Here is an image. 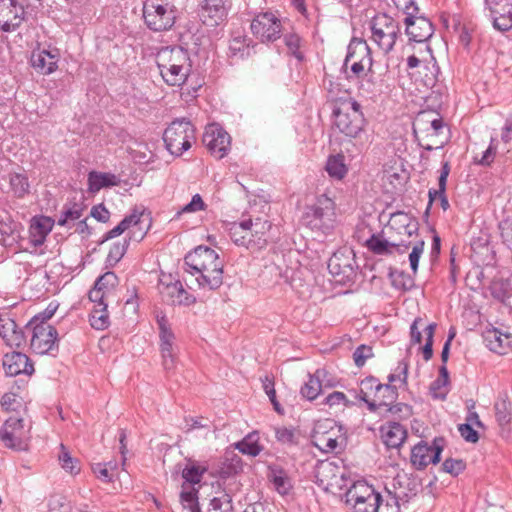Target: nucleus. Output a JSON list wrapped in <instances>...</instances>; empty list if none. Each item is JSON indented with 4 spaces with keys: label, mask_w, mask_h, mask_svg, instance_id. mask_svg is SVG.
<instances>
[{
    "label": "nucleus",
    "mask_w": 512,
    "mask_h": 512,
    "mask_svg": "<svg viewBox=\"0 0 512 512\" xmlns=\"http://www.w3.org/2000/svg\"><path fill=\"white\" fill-rule=\"evenodd\" d=\"M325 375L323 370H317L313 375H310L308 380L301 388V394L308 400H314L322 390V378Z\"/></svg>",
    "instance_id": "obj_43"
},
{
    "label": "nucleus",
    "mask_w": 512,
    "mask_h": 512,
    "mask_svg": "<svg viewBox=\"0 0 512 512\" xmlns=\"http://www.w3.org/2000/svg\"><path fill=\"white\" fill-rule=\"evenodd\" d=\"M58 307H59L58 302H56V301L50 302L43 312H41L38 315L33 317V319L30 321V324H40L42 322L47 323V321L54 316Z\"/></svg>",
    "instance_id": "obj_59"
},
{
    "label": "nucleus",
    "mask_w": 512,
    "mask_h": 512,
    "mask_svg": "<svg viewBox=\"0 0 512 512\" xmlns=\"http://www.w3.org/2000/svg\"><path fill=\"white\" fill-rule=\"evenodd\" d=\"M497 142L495 139H492L488 148L482 153V156L477 160L481 165L489 166L493 163L496 154H497Z\"/></svg>",
    "instance_id": "obj_64"
},
{
    "label": "nucleus",
    "mask_w": 512,
    "mask_h": 512,
    "mask_svg": "<svg viewBox=\"0 0 512 512\" xmlns=\"http://www.w3.org/2000/svg\"><path fill=\"white\" fill-rule=\"evenodd\" d=\"M3 367L9 376H17L22 373L31 375L34 372L33 364L29 362V358L20 352L5 354Z\"/></svg>",
    "instance_id": "obj_34"
},
{
    "label": "nucleus",
    "mask_w": 512,
    "mask_h": 512,
    "mask_svg": "<svg viewBox=\"0 0 512 512\" xmlns=\"http://www.w3.org/2000/svg\"><path fill=\"white\" fill-rule=\"evenodd\" d=\"M60 58L58 48H45L38 45L32 50L29 63L36 73L48 76L58 70Z\"/></svg>",
    "instance_id": "obj_22"
},
{
    "label": "nucleus",
    "mask_w": 512,
    "mask_h": 512,
    "mask_svg": "<svg viewBox=\"0 0 512 512\" xmlns=\"http://www.w3.org/2000/svg\"><path fill=\"white\" fill-rule=\"evenodd\" d=\"M379 495L373 486L357 481L346 492V504L353 512H375Z\"/></svg>",
    "instance_id": "obj_17"
},
{
    "label": "nucleus",
    "mask_w": 512,
    "mask_h": 512,
    "mask_svg": "<svg viewBox=\"0 0 512 512\" xmlns=\"http://www.w3.org/2000/svg\"><path fill=\"white\" fill-rule=\"evenodd\" d=\"M436 324L430 323L425 325L421 317L415 318L410 327V339L412 344L423 346L419 348L423 355V359L428 361L433 356V338L435 334Z\"/></svg>",
    "instance_id": "obj_23"
},
{
    "label": "nucleus",
    "mask_w": 512,
    "mask_h": 512,
    "mask_svg": "<svg viewBox=\"0 0 512 512\" xmlns=\"http://www.w3.org/2000/svg\"><path fill=\"white\" fill-rule=\"evenodd\" d=\"M344 67L348 79H361L371 69V51L365 40H351Z\"/></svg>",
    "instance_id": "obj_12"
},
{
    "label": "nucleus",
    "mask_w": 512,
    "mask_h": 512,
    "mask_svg": "<svg viewBox=\"0 0 512 512\" xmlns=\"http://www.w3.org/2000/svg\"><path fill=\"white\" fill-rule=\"evenodd\" d=\"M402 240L396 239L394 235L387 233L385 230L381 234L372 235L366 241V247L377 255H391L399 251V245Z\"/></svg>",
    "instance_id": "obj_31"
},
{
    "label": "nucleus",
    "mask_w": 512,
    "mask_h": 512,
    "mask_svg": "<svg viewBox=\"0 0 512 512\" xmlns=\"http://www.w3.org/2000/svg\"><path fill=\"white\" fill-rule=\"evenodd\" d=\"M248 50V43L245 36L238 35L231 39L229 43V51L232 55H240L243 56L244 53Z\"/></svg>",
    "instance_id": "obj_56"
},
{
    "label": "nucleus",
    "mask_w": 512,
    "mask_h": 512,
    "mask_svg": "<svg viewBox=\"0 0 512 512\" xmlns=\"http://www.w3.org/2000/svg\"><path fill=\"white\" fill-rule=\"evenodd\" d=\"M375 512H401L398 499L392 495H379L378 503L375 506Z\"/></svg>",
    "instance_id": "obj_51"
},
{
    "label": "nucleus",
    "mask_w": 512,
    "mask_h": 512,
    "mask_svg": "<svg viewBox=\"0 0 512 512\" xmlns=\"http://www.w3.org/2000/svg\"><path fill=\"white\" fill-rule=\"evenodd\" d=\"M142 19L153 32H166L173 28L177 19V8L169 0H145Z\"/></svg>",
    "instance_id": "obj_9"
},
{
    "label": "nucleus",
    "mask_w": 512,
    "mask_h": 512,
    "mask_svg": "<svg viewBox=\"0 0 512 512\" xmlns=\"http://www.w3.org/2000/svg\"><path fill=\"white\" fill-rule=\"evenodd\" d=\"M317 484L325 491L336 493L346 485L343 469L334 462L321 461L315 469Z\"/></svg>",
    "instance_id": "obj_18"
},
{
    "label": "nucleus",
    "mask_w": 512,
    "mask_h": 512,
    "mask_svg": "<svg viewBox=\"0 0 512 512\" xmlns=\"http://www.w3.org/2000/svg\"><path fill=\"white\" fill-rule=\"evenodd\" d=\"M334 126L345 137L360 138L364 133L366 119L361 105L353 99L340 102L333 111Z\"/></svg>",
    "instance_id": "obj_7"
},
{
    "label": "nucleus",
    "mask_w": 512,
    "mask_h": 512,
    "mask_svg": "<svg viewBox=\"0 0 512 512\" xmlns=\"http://www.w3.org/2000/svg\"><path fill=\"white\" fill-rule=\"evenodd\" d=\"M336 208V202L332 198L321 194L314 203L305 206L301 224L318 235H331L338 224Z\"/></svg>",
    "instance_id": "obj_3"
},
{
    "label": "nucleus",
    "mask_w": 512,
    "mask_h": 512,
    "mask_svg": "<svg viewBox=\"0 0 512 512\" xmlns=\"http://www.w3.org/2000/svg\"><path fill=\"white\" fill-rule=\"evenodd\" d=\"M495 416L498 423L503 426L511 420V409L510 404L505 400L501 399L495 403Z\"/></svg>",
    "instance_id": "obj_53"
},
{
    "label": "nucleus",
    "mask_w": 512,
    "mask_h": 512,
    "mask_svg": "<svg viewBox=\"0 0 512 512\" xmlns=\"http://www.w3.org/2000/svg\"><path fill=\"white\" fill-rule=\"evenodd\" d=\"M93 306L90 313V324L97 330L106 329L109 324V313L107 311L108 303L106 302H92Z\"/></svg>",
    "instance_id": "obj_39"
},
{
    "label": "nucleus",
    "mask_w": 512,
    "mask_h": 512,
    "mask_svg": "<svg viewBox=\"0 0 512 512\" xmlns=\"http://www.w3.org/2000/svg\"><path fill=\"white\" fill-rule=\"evenodd\" d=\"M203 142L217 159L224 158L231 148L230 135L218 124H210L206 127Z\"/></svg>",
    "instance_id": "obj_24"
},
{
    "label": "nucleus",
    "mask_w": 512,
    "mask_h": 512,
    "mask_svg": "<svg viewBox=\"0 0 512 512\" xmlns=\"http://www.w3.org/2000/svg\"><path fill=\"white\" fill-rule=\"evenodd\" d=\"M166 293L173 303L190 305L195 302V298L184 290L180 281L168 284L166 286Z\"/></svg>",
    "instance_id": "obj_46"
},
{
    "label": "nucleus",
    "mask_w": 512,
    "mask_h": 512,
    "mask_svg": "<svg viewBox=\"0 0 512 512\" xmlns=\"http://www.w3.org/2000/svg\"><path fill=\"white\" fill-rule=\"evenodd\" d=\"M406 33L411 40L423 43L433 34L431 22L422 16H415L414 13L405 18Z\"/></svg>",
    "instance_id": "obj_30"
},
{
    "label": "nucleus",
    "mask_w": 512,
    "mask_h": 512,
    "mask_svg": "<svg viewBox=\"0 0 512 512\" xmlns=\"http://www.w3.org/2000/svg\"><path fill=\"white\" fill-rule=\"evenodd\" d=\"M271 481L275 490L281 495L288 494L292 488L290 478L283 471H273Z\"/></svg>",
    "instance_id": "obj_50"
},
{
    "label": "nucleus",
    "mask_w": 512,
    "mask_h": 512,
    "mask_svg": "<svg viewBox=\"0 0 512 512\" xmlns=\"http://www.w3.org/2000/svg\"><path fill=\"white\" fill-rule=\"evenodd\" d=\"M373 356V350L371 346L360 345L356 348L353 353V359L358 367H362L366 361Z\"/></svg>",
    "instance_id": "obj_58"
},
{
    "label": "nucleus",
    "mask_w": 512,
    "mask_h": 512,
    "mask_svg": "<svg viewBox=\"0 0 512 512\" xmlns=\"http://www.w3.org/2000/svg\"><path fill=\"white\" fill-rule=\"evenodd\" d=\"M325 170L333 179H344L348 173L345 156L343 154L330 155L326 161Z\"/></svg>",
    "instance_id": "obj_40"
},
{
    "label": "nucleus",
    "mask_w": 512,
    "mask_h": 512,
    "mask_svg": "<svg viewBox=\"0 0 512 512\" xmlns=\"http://www.w3.org/2000/svg\"><path fill=\"white\" fill-rule=\"evenodd\" d=\"M359 397L370 411L388 408L396 399V392L390 385L382 384L374 377H367L360 383Z\"/></svg>",
    "instance_id": "obj_10"
},
{
    "label": "nucleus",
    "mask_w": 512,
    "mask_h": 512,
    "mask_svg": "<svg viewBox=\"0 0 512 512\" xmlns=\"http://www.w3.org/2000/svg\"><path fill=\"white\" fill-rule=\"evenodd\" d=\"M408 376V363L401 361L398 363L394 372L388 377L390 383L400 382L406 384Z\"/></svg>",
    "instance_id": "obj_60"
},
{
    "label": "nucleus",
    "mask_w": 512,
    "mask_h": 512,
    "mask_svg": "<svg viewBox=\"0 0 512 512\" xmlns=\"http://www.w3.org/2000/svg\"><path fill=\"white\" fill-rule=\"evenodd\" d=\"M24 8L15 0H0V29L5 32L18 28L24 20Z\"/></svg>",
    "instance_id": "obj_27"
},
{
    "label": "nucleus",
    "mask_w": 512,
    "mask_h": 512,
    "mask_svg": "<svg viewBox=\"0 0 512 512\" xmlns=\"http://www.w3.org/2000/svg\"><path fill=\"white\" fill-rule=\"evenodd\" d=\"M31 428L23 418L9 417L0 429V439L9 449L26 451L31 441Z\"/></svg>",
    "instance_id": "obj_13"
},
{
    "label": "nucleus",
    "mask_w": 512,
    "mask_h": 512,
    "mask_svg": "<svg viewBox=\"0 0 512 512\" xmlns=\"http://www.w3.org/2000/svg\"><path fill=\"white\" fill-rule=\"evenodd\" d=\"M387 233L394 235L396 239L402 240L403 242L399 245V251L402 252L401 248H409L412 246V251L409 254L410 267L415 274L418 269L419 259L424 252V241L417 240L418 223L410 217L408 214L398 212L392 215L388 225L384 229Z\"/></svg>",
    "instance_id": "obj_4"
},
{
    "label": "nucleus",
    "mask_w": 512,
    "mask_h": 512,
    "mask_svg": "<svg viewBox=\"0 0 512 512\" xmlns=\"http://www.w3.org/2000/svg\"><path fill=\"white\" fill-rule=\"evenodd\" d=\"M252 34L261 42H274L282 34L280 19L271 12H264L256 15L251 22Z\"/></svg>",
    "instance_id": "obj_20"
},
{
    "label": "nucleus",
    "mask_w": 512,
    "mask_h": 512,
    "mask_svg": "<svg viewBox=\"0 0 512 512\" xmlns=\"http://www.w3.org/2000/svg\"><path fill=\"white\" fill-rule=\"evenodd\" d=\"M55 221L51 217L40 215L32 217L29 226V240L34 247L44 244L52 231Z\"/></svg>",
    "instance_id": "obj_33"
},
{
    "label": "nucleus",
    "mask_w": 512,
    "mask_h": 512,
    "mask_svg": "<svg viewBox=\"0 0 512 512\" xmlns=\"http://www.w3.org/2000/svg\"><path fill=\"white\" fill-rule=\"evenodd\" d=\"M127 246L128 243L126 240H124L123 242L114 243L109 249L108 260L114 263L120 261L126 253Z\"/></svg>",
    "instance_id": "obj_62"
},
{
    "label": "nucleus",
    "mask_w": 512,
    "mask_h": 512,
    "mask_svg": "<svg viewBox=\"0 0 512 512\" xmlns=\"http://www.w3.org/2000/svg\"><path fill=\"white\" fill-rule=\"evenodd\" d=\"M118 178L111 173L91 171L88 174V191L96 193L102 188L118 185Z\"/></svg>",
    "instance_id": "obj_37"
},
{
    "label": "nucleus",
    "mask_w": 512,
    "mask_h": 512,
    "mask_svg": "<svg viewBox=\"0 0 512 512\" xmlns=\"http://www.w3.org/2000/svg\"><path fill=\"white\" fill-rule=\"evenodd\" d=\"M181 504L189 512H200L198 489L189 484H182L180 493Z\"/></svg>",
    "instance_id": "obj_44"
},
{
    "label": "nucleus",
    "mask_w": 512,
    "mask_h": 512,
    "mask_svg": "<svg viewBox=\"0 0 512 512\" xmlns=\"http://www.w3.org/2000/svg\"><path fill=\"white\" fill-rule=\"evenodd\" d=\"M409 75L420 92L434 87L437 82L438 67L428 45L420 46L407 59Z\"/></svg>",
    "instance_id": "obj_5"
},
{
    "label": "nucleus",
    "mask_w": 512,
    "mask_h": 512,
    "mask_svg": "<svg viewBox=\"0 0 512 512\" xmlns=\"http://www.w3.org/2000/svg\"><path fill=\"white\" fill-rule=\"evenodd\" d=\"M83 211L84 207L82 204L73 203L65 205L62 215L57 221L58 225L66 226L70 221L78 220L82 216Z\"/></svg>",
    "instance_id": "obj_49"
},
{
    "label": "nucleus",
    "mask_w": 512,
    "mask_h": 512,
    "mask_svg": "<svg viewBox=\"0 0 512 512\" xmlns=\"http://www.w3.org/2000/svg\"><path fill=\"white\" fill-rule=\"evenodd\" d=\"M487 5L495 29H512V0H487Z\"/></svg>",
    "instance_id": "obj_28"
},
{
    "label": "nucleus",
    "mask_w": 512,
    "mask_h": 512,
    "mask_svg": "<svg viewBox=\"0 0 512 512\" xmlns=\"http://www.w3.org/2000/svg\"><path fill=\"white\" fill-rule=\"evenodd\" d=\"M381 438L384 444L390 448H398L406 439L405 428L396 422H390L381 427Z\"/></svg>",
    "instance_id": "obj_36"
},
{
    "label": "nucleus",
    "mask_w": 512,
    "mask_h": 512,
    "mask_svg": "<svg viewBox=\"0 0 512 512\" xmlns=\"http://www.w3.org/2000/svg\"><path fill=\"white\" fill-rule=\"evenodd\" d=\"M466 468V464L462 459L448 458L443 462V470L453 476L462 473Z\"/></svg>",
    "instance_id": "obj_57"
},
{
    "label": "nucleus",
    "mask_w": 512,
    "mask_h": 512,
    "mask_svg": "<svg viewBox=\"0 0 512 512\" xmlns=\"http://www.w3.org/2000/svg\"><path fill=\"white\" fill-rule=\"evenodd\" d=\"M449 377L446 366H441L438 378L431 384L430 392L436 399H444L448 389Z\"/></svg>",
    "instance_id": "obj_47"
},
{
    "label": "nucleus",
    "mask_w": 512,
    "mask_h": 512,
    "mask_svg": "<svg viewBox=\"0 0 512 512\" xmlns=\"http://www.w3.org/2000/svg\"><path fill=\"white\" fill-rule=\"evenodd\" d=\"M163 140L172 155L181 156L196 141L194 126L189 121H173L165 129Z\"/></svg>",
    "instance_id": "obj_11"
},
{
    "label": "nucleus",
    "mask_w": 512,
    "mask_h": 512,
    "mask_svg": "<svg viewBox=\"0 0 512 512\" xmlns=\"http://www.w3.org/2000/svg\"><path fill=\"white\" fill-rule=\"evenodd\" d=\"M413 131L420 146L426 150L439 149L447 141L442 118L434 111L420 112L414 121Z\"/></svg>",
    "instance_id": "obj_6"
},
{
    "label": "nucleus",
    "mask_w": 512,
    "mask_h": 512,
    "mask_svg": "<svg viewBox=\"0 0 512 512\" xmlns=\"http://www.w3.org/2000/svg\"><path fill=\"white\" fill-rule=\"evenodd\" d=\"M10 189L16 198L22 199L30 193V184L26 174L13 172L8 175Z\"/></svg>",
    "instance_id": "obj_41"
},
{
    "label": "nucleus",
    "mask_w": 512,
    "mask_h": 512,
    "mask_svg": "<svg viewBox=\"0 0 512 512\" xmlns=\"http://www.w3.org/2000/svg\"><path fill=\"white\" fill-rule=\"evenodd\" d=\"M228 15V7L224 0H204L201 5L200 19L209 28L223 24Z\"/></svg>",
    "instance_id": "obj_26"
},
{
    "label": "nucleus",
    "mask_w": 512,
    "mask_h": 512,
    "mask_svg": "<svg viewBox=\"0 0 512 512\" xmlns=\"http://www.w3.org/2000/svg\"><path fill=\"white\" fill-rule=\"evenodd\" d=\"M206 471V466L199 465L195 461H188L182 471V477L185 480L183 484H189L195 487L196 484L201 482Z\"/></svg>",
    "instance_id": "obj_45"
},
{
    "label": "nucleus",
    "mask_w": 512,
    "mask_h": 512,
    "mask_svg": "<svg viewBox=\"0 0 512 512\" xmlns=\"http://www.w3.org/2000/svg\"><path fill=\"white\" fill-rule=\"evenodd\" d=\"M285 45L289 52L295 56L298 60L303 59V53L301 52V38L297 34H288L284 38Z\"/></svg>",
    "instance_id": "obj_55"
},
{
    "label": "nucleus",
    "mask_w": 512,
    "mask_h": 512,
    "mask_svg": "<svg viewBox=\"0 0 512 512\" xmlns=\"http://www.w3.org/2000/svg\"><path fill=\"white\" fill-rule=\"evenodd\" d=\"M156 64L162 80L170 87H182L192 73L189 53L180 46L159 49L156 53Z\"/></svg>",
    "instance_id": "obj_1"
},
{
    "label": "nucleus",
    "mask_w": 512,
    "mask_h": 512,
    "mask_svg": "<svg viewBox=\"0 0 512 512\" xmlns=\"http://www.w3.org/2000/svg\"><path fill=\"white\" fill-rule=\"evenodd\" d=\"M57 460L66 473L75 476L81 472L80 460L74 457L64 444H60Z\"/></svg>",
    "instance_id": "obj_38"
},
{
    "label": "nucleus",
    "mask_w": 512,
    "mask_h": 512,
    "mask_svg": "<svg viewBox=\"0 0 512 512\" xmlns=\"http://www.w3.org/2000/svg\"><path fill=\"white\" fill-rule=\"evenodd\" d=\"M500 235L503 242L512 248V216L506 217L499 225Z\"/></svg>",
    "instance_id": "obj_61"
},
{
    "label": "nucleus",
    "mask_w": 512,
    "mask_h": 512,
    "mask_svg": "<svg viewBox=\"0 0 512 512\" xmlns=\"http://www.w3.org/2000/svg\"><path fill=\"white\" fill-rule=\"evenodd\" d=\"M325 403L331 409H343L350 404L343 392L335 391L325 398Z\"/></svg>",
    "instance_id": "obj_54"
},
{
    "label": "nucleus",
    "mask_w": 512,
    "mask_h": 512,
    "mask_svg": "<svg viewBox=\"0 0 512 512\" xmlns=\"http://www.w3.org/2000/svg\"><path fill=\"white\" fill-rule=\"evenodd\" d=\"M443 451V439H435L432 444L419 442L411 451V463L416 469H424L429 464H437Z\"/></svg>",
    "instance_id": "obj_25"
},
{
    "label": "nucleus",
    "mask_w": 512,
    "mask_h": 512,
    "mask_svg": "<svg viewBox=\"0 0 512 512\" xmlns=\"http://www.w3.org/2000/svg\"><path fill=\"white\" fill-rule=\"evenodd\" d=\"M258 433L252 432L248 434L241 441L234 444L235 449L239 450L242 454L255 457L261 453L263 446L260 444Z\"/></svg>",
    "instance_id": "obj_42"
},
{
    "label": "nucleus",
    "mask_w": 512,
    "mask_h": 512,
    "mask_svg": "<svg viewBox=\"0 0 512 512\" xmlns=\"http://www.w3.org/2000/svg\"><path fill=\"white\" fill-rule=\"evenodd\" d=\"M271 228L268 220L256 218L233 223L230 227V236L237 246L247 249H261L266 243V235Z\"/></svg>",
    "instance_id": "obj_8"
},
{
    "label": "nucleus",
    "mask_w": 512,
    "mask_h": 512,
    "mask_svg": "<svg viewBox=\"0 0 512 512\" xmlns=\"http://www.w3.org/2000/svg\"><path fill=\"white\" fill-rule=\"evenodd\" d=\"M151 227V217L145 211L134 210L126 216L116 227L105 235V240L113 239L124 232L128 233L129 240L140 242Z\"/></svg>",
    "instance_id": "obj_14"
},
{
    "label": "nucleus",
    "mask_w": 512,
    "mask_h": 512,
    "mask_svg": "<svg viewBox=\"0 0 512 512\" xmlns=\"http://www.w3.org/2000/svg\"><path fill=\"white\" fill-rule=\"evenodd\" d=\"M484 341L490 351L506 355L512 351V333L498 328H490L484 332Z\"/></svg>",
    "instance_id": "obj_32"
},
{
    "label": "nucleus",
    "mask_w": 512,
    "mask_h": 512,
    "mask_svg": "<svg viewBox=\"0 0 512 512\" xmlns=\"http://www.w3.org/2000/svg\"><path fill=\"white\" fill-rule=\"evenodd\" d=\"M398 34V23L391 16L377 14L371 20V39L384 53L393 49Z\"/></svg>",
    "instance_id": "obj_15"
},
{
    "label": "nucleus",
    "mask_w": 512,
    "mask_h": 512,
    "mask_svg": "<svg viewBox=\"0 0 512 512\" xmlns=\"http://www.w3.org/2000/svg\"><path fill=\"white\" fill-rule=\"evenodd\" d=\"M21 225L18 222L13 221L10 216L6 220L0 221V233L2 234L1 241L4 245L8 244L9 239L13 241L19 237Z\"/></svg>",
    "instance_id": "obj_48"
},
{
    "label": "nucleus",
    "mask_w": 512,
    "mask_h": 512,
    "mask_svg": "<svg viewBox=\"0 0 512 512\" xmlns=\"http://www.w3.org/2000/svg\"><path fill=\"white\" fill-rule=\"evenodd\" d=\"M185 262L198 274L199 286L213 290L222 285L224 264L215 250L198 246L186 255Z\"/></svg>",
    "instance_id": "obj_2"
},
{
    "label": "nucleus",
    "mask_w": 512,
    "mask_h": 512,
    "mask_svg": "<svg viewBox=\"0 0 512 512\" xmlns=\"http://www.w3.org/2000/svg\"><path fill=\"white\" fill-rule=\"evenodd\" d=\"M32 326V337L30 347L35 354H48L58 348V332L49 323L30 324Z\"/></svg>",
    "instance_id": "obj_21"
},
{
    "label": "nucleus",
    "mask_w": 512,
    "mask_h": 512,
    "mask_svg": "<svg viewBox=\"0 0 512 512\" xmlns=\"http://www.w3.org/2000/svg\"><path fill=\"white\" fill-rule=\"evenodd\" d=\"M450 173V165L448 162H445L442 165L440 175L438 178V189H430L429 190V198L430 201H434L436 199L437 194H443L446 191L447 178Z\"/></svg>",
    "instance_id": "obj_52"
},
{
    "label": "nucleus",
    "mask_w": 512,
    "mask_h": 512,
    "mask_svg": "<svg viewBox=\"0 0 512 512\" xmlns=\"http://www.w3.org/2000/svg\"><path fill=\"white\" fill-rule=\"evenodd\" d=\"M0 337L11 348H19L24 343V333L16 322L6 316H0Z\"/></svg>",
    "instance_id": "obj_35"
},
{
    "label": "nucleus",
    "mask_w": 512,
    "mask_h": 512,
    "mask_svg": "<svg viewBox=\"0 0 512 512\" xmlns=\"http://www.w3.org/2000/svg\"><path fill=\"white\" fill-rule=\"evenodd\" d=\"M118 286V278L113 272H106L98 278L94 287L89 292L91 302L109 303L115 297Z\"/></svg>",
    "instance_id": "obj_29"
},
{
    "label": "nucleus",
    "mask_w": 512,
    "mask_h": 512,
    "mask_svg": "<svg viewBox=\"0 0 512 512\" xmlns=\"http://www.w3.org/2000/svg\"><path fill=\"white\" fill-rule=\"evenodd\" d=\"M206 209V204L204 203L202 197L199 194H195L191 201L186 204L181 211H179V214L181 213H195L198 211H202Z\"/></svg>",
    "instance_id": "obj_63"
},
{
    "label": "nucleus",
    "mask_w": 512,
    "mask_h": 512,
    "mask_svg": "<svg viewBox=\"0 0 512 512\" xmlns=\"http://www.w3.org/2000/svg\"><path fill=\"white\" fill-rule=\"evenodd\" d=\"M156 321L159 329L162 364L166 370H172L176 364L175 335L165 315L157 314Z\"/></svg>",
    "instance_id": "obj_19"
},
{
    "label": "nucleus",
    "mask_w": 512,
    "mask_h": 512,
    "mask_svg": "<svg viewBox=\"0 0 512 512\" xmlns=\"http://www.w3.org/2000/svg\"><path fill=\"white\" fill-rule=\"evenodd\" d=\"M312 438L314 445L323 452L335 451L345 441L342 427L332 419L318 421L315 424Z\"/></svg>",
    "instance_id": "obj_16"
}]
</instances>
